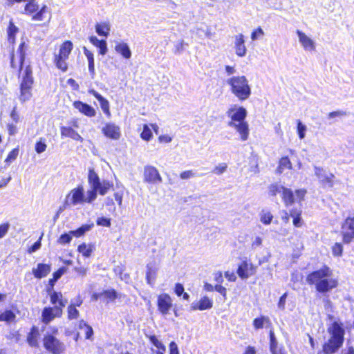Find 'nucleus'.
Segmentation results:
<instances>
[{
	"mask_svg": "<svg viewBox=\"0 0 354 354\" xmlns=\"http://www.w3.org/2000/svg\"><path fill=\"white\" fill-rule=\"evenodd\" d=\"M94 224L93 223L90 224H84L75 230H71V234H72L74 236L80 237L83 236L85 233L91 230Z\"/></svg>",
	"mask_w": 354,
	"mask_h": 354,
	"instance_id": "e433bc0d",
	"label": "nucleus"
},
{
	"mask_svg": "<svg viewBox=\"0 0 354 354\" xmlns=\"http://www.w3.org/2000/svg\"><path fill=\"white\" fill-rule=\"evenodd\" d=\"M213 306V301L207 296L201 298L198 301H194L191 304V309L192 310H205L212 308Z\"/></svg>",
	"mask_w": 354,
	"mask_h": 354,
	"instance_id": "412c9836",
	"label": "nucleus"
},
{
	"mask_svg": "<svg viewBox=\"0 0 354 354\" xmlns=\"http://www.w3.org/2000/svg\"><path fill=\"white\" fill-rule=\"evenodd\" d=\"M68 318L69 319H77L80 315L77 307L74 304H70L67 308Z\"/></svg>",
	"mask_w": 354,
	"mask_h": 354,
	"instance_id": "de8ad7c7",
	"label": "nucleus"
},
{
	"mask_svg": "<svg viewBox=\"0 0 354 354\" xmlns=\"http://www.w3.org/2000/svg\"><path fill=\"white\" fill-rule=\"evenodd\" d=\"M259 217L260 221L266 225H270L273 219L272 214L270 211L265 209L260 212Z\"/></svg>",
	"mask_w": 354,
	"mask_h": 354,
	"instance_id": "a19ab883",
	"label": "nucleus"
},
{
	"mask_svg": "<svg viewBox=\"0 0 354 354\" xmlns=\"http://www.w3.org/2000/svg\"><path fill=\"white\" fill-rule=\"evenodd\" d=\"M314 170L315 176L324 187H332L333 186V174L328 173L323 168L316 166L314 167Z\"/></svg>",
	"mask_w": 354,
	"mask_h": 354,
	"instance_id": "4468645a",
	"label": "nucleus"
},
{
	"mask_svg": "<svg viewBox=\"0 0 354 354\" xmlns=\"http://www.w3.org/2000/svg\"><path fill=\"white\" fill-rule=\"evenodd\" d=\"M144 181L149 183L157 184L162 182V177L158 169L151 165H147L144 167Z\"/></svg>",
	"mask_w": 354,
	"mask_h": 354,
	"instance_id": "9d476101",
	"label": "nucleus"
},
{
	"mask_svg": "<svg viewBox=\"0 0 354 354\" xmlns=\"http://www.w3.org/2000/svg\"><path fill=\"white\" fill-rule=\"evenodd\" d=\"M297 132L300 140H303L306 137V133L307 131V127L303 124L301 120L297 121Z\"/></svg>",
	"mask_w": 354,
	"mask_h": 354,
	"instance_id": "a18cd8bd",
	"label": "nucleus"
},
{
	"mask_svg": "<svg viewBox=\"0 0 354 354\" xmlns=\"http://www.w3.org/2000/svg\"><path fill=\"white\" fill-rule=\"evenodd\" d=\"M88 93L93 95L99 101L102 111L108 118H110L111 111L109 101L94 89L88 90Z\"/></svg>",
	"mask_w": 354,
	"mask_h": 354,
	"instance_id": "4be33fe9",
	"label": "nucleus"
},
{
	"mask_svg": "<svg viewBox=\"0 0 354 354\" xmlns=\"http://www.w3.org/2000/svg\"><path fill=\"white\" fill-rule=\"evenodd\" d=\"M19 154V149L15 148L12 149L8 155L5 160V162L7 165H10L12 162H13L17 158Z\"/></svg>",
	"mask_w": 354,
	"mask_h": 354,
	"instance_id": "603ef678",
	"label": "nucleus"
},
{
	"mask_svg": "<svg viewBox=\"0 0 354 354\" xmlns=\"http://www.w3.org/2000/svg\"><path fill=\"white\" fill-rule=\"evenodd\" d=\"M281 196L286 206H289L294 203V196L290 189L284 187Z\"/></svg>",
	"mask_w": 354,
	"mask_h": 354,
	"instance_id": "4c0bfd02",
	"label": "nucleus"
},
{
	"mask_svg": "<svg viewBox=\"0 0 354 354\" xmlns=\"http://www.w3.org/2000/svg\"><path fill=\"white\" fill-rule=\"evenodd\" d=\"M50 302L54 305L53 307H61V309L66 306L67 300L63 298L61 292H53L50 294Z\"/></svg>",
	"mask_w": 354,
	"mask_h": 354,
	"instance_id": "c85d7f7f",
	"label": "nucleus"
},
{
	"mask_svg": "<svg viewBox=\"0 0 354 354\" xmlns=\"http://www.w3.org/2000/svg\"><path fill=\"white\" fill-rule=\"evenodd\" d=\"M60 133L62 138H71L74 140L79 141L80 142H83L82 137L75 130L70 127H62Z\"/></svg>",
	"mask_w": 354,
	"mask_h": 354,
	"instance_id": "5701e85b",
	"label": "nucleus"
},
{
	"mask_svg": "<svg viewBox=\"0 0 354 354\" xmlns=\"http://www.w3.org/2000/svg\"><path fill=\"white\" fill-rule=\"evenodd\" d=\"M97 225L100 226L109 227L111 225V221L109 218L100 217L97 219Z\"/></svg>",
	"mask_w": 354,
	"mask_h": 354,
	"instance_id": "0e129e2a",
	"label": "nucleus"
},
{
	"mask_svg": "<svg viewBox=\"0 0 354 354\" xmlns=\"http://www.w3.org/2000/svg\"><path fill=\"white\" fill-rule=\"evenodd\" d=\"M306 280L309 284L315 285L319 292H328L336 288L338 283L330 269L326 266L309 274Z\"/></svg>",
	"mask_w": 354,
	"mask_h": 354,
	"instance_id": "f257e3e1",
	"label": "nucleus"
},
{
	"mask_svg": "<svg viewBox=\"0 0 354 354\" xmlns=\"http://www.w3.org/2000/svg\"><path fill=\"white\" fill-rule=\"evenodd\" d=\"M104 136L112 140H119L121 136L120 128L113 122H106L102 128Z\"/></svg>",
	"mask_w": 354,
	"mask_h": 354,
	"instance_id": "ddd939ff",
	"label": "nucleus"
},
{
	"mask_svg": "<svg viewBox=\"0 0 354 354\" xmlns=\"http://www.w3.org/2000/svg\"><path fill=\"white\" fill-rule=\"evenodd\" d=\"M104 205L108 207L109 212H114L115 211L114 201L111 197H106L104 199Z\"/></svg>",
	"mask_w": 354,
	"mask_h": 354,
	"instance_id": "052dcab7",
	"label": "nucleus"
},
{
	"mask_svg": "<svg viewBox=\"0 0 354 354\" xmlns=\"http://www.w3.org/2000/svg\"><path fill=\"white\" fill-rule=\"evenodd\" d=\"M264 35V32L263 29L260 27L255 29L251 34V39L253 41H255Z\"/></svg>",
	"mask_w": 354,
	"mask_h": 354,
	"instance_id": "13d9d810",
	"label": "nucleus"
},
{
	"mask_svg": "<svg viewBox=\"0 0 354 354\" xmlns=\"http://www.w3.org/2000/svg\"><path fill=\"white\" fill-rule=\"evenodd\" d=\"M230 91L240 101L248 100L251 95V88L244 75L233 76L226 81Z\"/></svg>",
	"mask_w": 354,
	"mask_h": 354,
	"instance_id": "7ed1b4c3",
	"label": "nucleus"
},
{
	"mask_svg": "<svg viewBox=\"0 0 354 354\" xmlns=\"http://www.w3.org/2000/svg\"><path fill=\"white\" fill-rule=\"evenodd\" d=\"M257 349L255 346L248 345L245 348V350L243 353V354H257Z\"/></svg>",
	"mask_w": 354,
	"mask_h": 354,
	"instance_id": "774afa93",
	"label": "nucleus"
},
{
	"mask_svg": "<svg viewBox=\"0 0 354 354\" xmlns=\"http://www.w3.org/2000/svg\"><path fill=\"white\" fill-rule=\"evenodd\" d=\"M152 136L153 134L149 127L147 124H145L143 126V130L140 134L141 138L145 141H149L151 139Z\"/></svg>",
	"mask_w": 354,
	"mask_h": 354,
	"instance_id": "09e8293b",
	"label": "nucleus"
},
{
	"mask_svg": "<svg viewBox=\"0 0 354 354\" xmlns=\"http://www.w3.org/2000/svg\"><path fill=\"white\" fill-rule=\"evenodd\" d=\"M263 239L260 236H255L251 243V248L252 249H256L257 248H259L262 245Z\"/></svg>",
	"mask_w": 354,
	"mask_h": 354,
	"instance_id": "e2e57ef3",
	"label": "nucleus"
},
{
	"mask_svg": "<svg viewBox=\"0 0 354 354\" xmlns=\"http://www.w3.org/2000/svg\"><path fill=\"white\" fill-rule=\"evenodd\" d=\"M150 342L156 347V349H152L156 354H165L166 351V347L162 342L158 339L156 335L149 336Z\"/></svg>",
	"mask_w": 354,
	"mask_h": 354,
	"instance_id": "7c9ffc66",
	"label": "nucleus"
},
{
	"mask_svg": "<svg viewBox=\"0 0 354 354\" xmlns=\"http://www.w3.org/2000/svg\"><path fill=\"white\" fill-rule=\"evenodd\" d=\"M50 19L51 14L50 9L46 5L43 6L40 9H39L38 11H37V12L32 17V19L33 21H39L47 19V21L49 22Z\"/></svg>",
	"mask_w": 354,
	"mask_h": 354,
	"instance_id": "b1692460",
	"label": "nucleus"
},
{
	"mask_svg": "<svg viewBox=\"0 0 354 354\" xmlns=\"http://www.w3.org/2000/svg\"><path fill=\"white\" fill-rule=\"evenodd\" d=\"M271 324L270 320L268 317L261 316L253 320V326L256 330L263 328L264 326H268Z\"/></svg>",
	"mask_w": 354,
	"mask_h": 354,
	"instance_id": "72a5a7b5",
	"label": "nucleus"
},
{
	"mask_svg": "<svg viewBox=\"0 0 354 354\" xmlns=\"http://www.w3.org/2000/svg\"><path fill=\"white\" fill-rule=\"evenodd\" d=\"M32 97V87L20 86L19 100L21 102L28 101Z\"/></svg>",
	"mask_w": 354,
	"mask_h": 354,
	"instance_id": "58836bf2",
	"label": "nucleus"
},
{
	"mask_svg": "<svg viewBox=\"0 0 354 354\" xmlns=\"http://www.w3.org/2000/svg\"><path fill=\"white\" fill-rule=\"evenodd\" d=\"M328 332L330 337L328 342L324 344L323 351L325 354L334 353L343 344L344 330L341 323L334 322L328 327Z\"/></svg>",
	"mask_w": 354,
	"mask_h": 354,
	"instance_id": "f03ea898",
	"label": "nucleus"
},
{
	"mask_svg": "<svg viewBox=\"0 0 354 354\" xmlns=\"http://www.w3.org/2000/svg\"><path fill=\"white\" fill-rule=\"evenodd\" d=\"M343 247L340 243H336L332 247V253L335 257H340L342 254Z\"/></svg>",
	"mask_w": 354,
	"mask_h": 354,
	"instance_id": "4d7b16f0",
	"label": "nucleus"
},
{
	"mask_svg": "<svg viewBox=\"0 0 354 354\" xmlns=\"http://www.w3.org/2000/svg\"><path fill=\"white\" fill-rule=\"evenodd\" d=\"M272 354H287L284 348L281 346H277L275 348L270 349Z\"/></svg>",
	"mask_w": 354,
	"mask_h": 354,
	"instance_id": "338daca9",
	"label": "nucleus"
},
{
	"mask_svg": "<svg viewBox=\"0 0 354 354\" xmlns=\"http://www.w3.org/2000/svg\"><path fill=\"white\" fill-rule=\"evenodd\" d=\"M279 346L277 338L272 330H270V349Z\"/></svg>",
	"mask_w": 354,
	"mask_h": 354,
	"instance_id": "680f3d73",
	"label": "nucleus"
},
{
	"mask_svg": "<svg viewBox=\"0 0 354 354\" xmlns=\"http://www.w3.org/2000/svg\"><path fill=\"white\" fill-rule=\"evenodd\" d=\"M292 168L291 161L287 156H284L279 160L277 171L279 174H282L285 169H291Z\"/></svg>",
	"mask_w": 354,
	"mask_h": 354,
	"instance_id": "f704fd0d",
	"label": "nucleus"
},
{
	"mask_svg": "<svg viewBox=\"0 0 354 354\" xmlns=\"http://www.w3.org/2000/svg\"><path fill=\"white\" fill-rule=\"evenodd\" d=\"M113 186V184L109 180H100L95 187L92 189H88L89 192H93L95 194V200L97 198V193L100 195H105L109 190L111 189Z\"/></svg>",
	"mask_w": 354,
	"mask_h": 354,
	"instance_id": "aec40b11",
	"label": "nucleus"
},
{
	"mask_svg": "<svg viewBox=\"0 0 354 354\" xmlns=\"http://www.w3.org/2000/svg\"><path fill=\"white\" fill-rule=\"evenodd\" d=\"M101 295L108 301H114L116 299H120L122 297V295L118 293L113 289L104 290L101 293Z\"/></svg>",
	"mask_w": 354,
	"mask_h": 354,
	"instance_id": "ea45409f",
	"label": "nucleus"
},
{
	"mask_svg": "<svg viewBox=\"0 0 354 354\" xmlns=\"http://www.w3.org/2000/svg\"><path fill=\"white\" fill-rule=\"evenodd\" d=\"M33 83L34 79L32 77V68L29 65H28L26 66L25 70L22 73L20 86L32 88Z\"/></svg>",
	"mask_w": 354,
	"mask_h": 354,
	"instance_id": "393cba45",
	"label": "nucleus"
},
{
	"mask_svg": "<svg viewBox=\"0 0 354 354\" xmlns=\"http://www.w3.org/2000/svg\"><path fill=\"white\" fill-rule=\"evenodd\" d=\"M94 250L95 246L91 243H83L79 245L77 247L78 252H80L85 258L91 257Z\"/></svg>",
	"mask_w": 354,
	"mask_h": 354,
	"instance_id": "2f4dec72",
	"label": "nucleus"
},
{
	"mask_svg": "<svg viewBox=\"0 0 354 354\" xmlns=\"http://www.w3.org/2000/svg\"><path fill=\"white\" fill-rule=\"evenodd\" d=\"M73 106L80 113L84 114L87 117L92 118L94 117L96 114V111L93 107L81 101H75L73 103Z\"/></svg>",
	"mask_w": 354,
	"mask_h": 354,
	"instance_id": "a211bd4d",
	"label": "nucleus"
},
{
	"mask_svg": "<svg viewBox=\"0 0 354 354\" xmlns=\"http://www.w3.org/2000/svg\"><path fill=\"white\" fill-rule=\"evenodd\" d=\"M18 32V28L15 26V24L12 22H10L8 28V41L10 43H14L15 39V35Z\"/></svg>",
	"mask_w": 354,
	"mask_h": 354,
	"instance_id": "49530a36",
	"label": "nucleus"
},
{
	"mask_svg": "<svg viewBox=\"0 0 354 354\" xmlns=\"http://www.w3.org/2000/svg\"><path fill=\"white\" fill-rule=\"evenodd\" d=\"M90 42L99 48V53L102 55H104L107 53V44L105 40H100L95 36H91L89 38Z\"/></svg>",
	"mask_w": 354,
	"mask_h": 354,
	"instance_id": "c756f323",
	"label": "nucleus"
},
{
	"mask_svg": "<svg viewBox=\"0 0 354 354\" xmlns=\"http://www.w3.org/2000/svg\"><path fill=\"white\" fill-rule=\"evenodd\" d=\"M73 235L71 234V231L68 233H65L62 234L57 240V242L59 244H66L69 243L72 240V236Z\"/></svg>",
	"mask_w": 354,
	"mask_h": 354,
	"instance_id": "864d4df0",
	"label": "nucleus"
},
{
	"mask_svg": "<svg viewBox=\"0 0 354 354\" xmlns=\"http://www.w3.org/2000/svg\"><path fill=\"white\" fill-rule=\"evenodd\" d=\"M257 267L250 261L244 259L239 265L237 269V274L242 279H247L254 275L256 272Z\"/></svg>",
	"mask_w": 354,
	"mask_h": 354,
	"instance_id": "1a4fd4ad",
	"label": "nucleus"
},
{
	"mask_svg": "<svg viewBox=\"0 0 354 354\" xmlns=\"http://www.w3.org/2000/svg\"><path fill=\"white\" fill-rule=\"evenodd\" d=\"M343 241L349 243L354 238V216H348L342 224Z\"/></svg>",
	"mask_w": 354,
	"mask_h": 354,
	"instance_id": "9b49d317",
	"label": "nucleus"
},
{
	"mask_svg": "<svg viewBox=\"0 0 354 354\" xmlns=\"http://www.w3.org/2000/svg\"><path fill=\"white\" fill-rule=\"evenodd\" d=\"M247 110L238 104H232L226 111V115L229 118L227 124L245 121L247 117Z\"/></svg>",
	"mask_w": 354,
	"mask_h": 354,
	"instance_id": "0eeeda50",
	"label": "nucleus"
},
{
	"mask_svg": "<svg viewBox=\"0 0 354 354\" xmlns=\"http://www.w3.org/2000/svg\"><path fill=\"white\" fill-rule=\"evenodd\" d=\"M50 266L44 263H38L36 268L32 269V274L35 277L41 279L46 277L50 272Z\"/></svg>",
	"mask_w": 354,
	"mask_h": 354,
	"instance_id": "a878e982",
	"label": "nucleus"
},
{
	"mask_svg": "<svg viewBox=\"0 0 354 354\" xmlns=\"http://www.w3.org/2000/svg\"><path fill=\"white\" fill-rule=\"evenodd\" d=\"M26 48L25 43L23 42L20 44L17 51L12 54L10 65L12 68L19 71L22 69V66L24 62Z\"/></svg>",
	"mask_w": 354,
	"mask_h": 354,
	"instance_id": "6e6552de",
	"label": "nucleus"
},
{
	"mask_svg": "<svg viewBox=\"0 0 354 354\" xmlns=\"http://www.w3.org/2000/svg\"><path fill=\"white\" fill-rule=\"evenodd\" d=\"M296 33L300 44L306 51L312 52L315 50L316 44L313 39L299 30H297Z\"/></svg>",
	"mask_w": 354,
	"mask_h": 354,
	"instance_id": "dca6fc26",
	"label": "nucleus"
},
{
	"mask_svg": "<svg viewBox=\"0 0 354 354\" xmlns=\"http://www.w3.org/2000/svg\"><path fill=\"white\" fill-rule=\"evenodd\" d=\"M15 315L12 310H6L5 312L0 313V321L12 322L15 319Z\"/></svg>",
	"mask_w": 354,
	"mask_h": 354,
	"instance_id": "c03bdc74",
	"label": "nucleus"
},
{
	"mask_svg": "<svg viewBox=\"0 0 354 354\" xmlns=\"http://www.w3.org/2000/svg\"><path fill=\"white\" fill-rule=\"evenodd\" d=\"M172 307V300L167 294H162L158 297V308L163 315H166Z\"/></svg>",
	"mask_w": 354,
	"mask_h": 354,
	"instance_id": "f3484780",
	"label": "nucleus"
},
{
	"mask_svg": "<svg viewBox=\"0 0 354 354\" xmlns=\"http://www.w3.org/2000/svg\"><path fill=\"white\" fill-rule=\"evenodd\" d=\"M227 168L226 163H220L214 168L212 172L216 175H221L227 170Z\"/></svg>",
	"mask_w": 354,
	"mask_h": 354,
	"instance_id": "5fc2aeb1",
	"label": "nucleus"
},
{
	"mask_svg": "<svg viewBox=\"0 0 354 354\" xmlns=\"http://www.w3.org/2000/svg\"><path fill=\"white\" fill-rule=\"evenodd\" d=\"M38 330L36 328L33 327L31 329V331L29 333L27 337L28 343L30 346L36 347L38 346Z\"/></svg>",
	"mask_w": 354,
	"mask_h": 354,
	"instance_id": "c9c22d12",
	"label": "nucleus"
},
{
	"mask_svg": "<svg viewBox=\"0 0 354 354\" xmlns=\"http://www.w3.org/2000/svg\"><path fill=\"white\" fill-rule=\"evenodd\" d=\"M284 187L278 184H273L269 187V194L272 196H276L277 194H281Z\"/></svg>",
	"mask_w": 354,
	"mask_h": 354,
	"instance_id": "3c124183",
	"label": "nucleus"
},
{
	"mask_svg": "<svg viewBox=\"0 0 354 354\" xmlns=\"http://www.w3.org/2000/svg\"><path fill=\"white\" fill-rule=\"evenodd\" d=\"M46 149V145L44 140L41 138L35 145V151L37 153H41Z\"/></svg>",
	"mask_w": 354,
	"mask_h": 354,
	"instance_id": "bf43d9fd",
	"label": "nucleus"
},
{
	"mask_svg": "<svg viewBox=\"0 0 354 354\" xmlns=\"http://www.w3.org/2000/svg\"><path fill=\"white\" fill-rule=\"evenodd\" d=\"M100 181L98 176L93 171H90L88 174V183L91 189L95 187Z\"/></svg>",
	"mask_w": 354,
	"mask_h": 354,
	"instance_id": "8fccbe9b",
	"label": "nucleus"
},
{
	"mask_svg": "<svg viewBox=\"0 0 354 354\" xmlns=\"http://www.w3.org/2000/svg\"><path fill=\"white\" fill-rule=\"evenodd\" d=\"M234 50L237 56L243 57L245 56L247 48L245 45L244 35L238 34L234 37Z\"/></svg>",
	"mask_w": 354,
	"mask_h": 354,
	"instance_id": "6ab92c4d",
	"label": "nucleus"
},
{
	"mask_svg": "<svg viewBox=\"0 0 354 354\" xmlns=\"http://www.w3.org/2000/svg\"><path fill=\"white\" fill-rule=\"evenodd\" d=\"M73 48V45L72 42L66 41L60 46L58 54L55 55V64L56 66L64 72L66 71L68 68L66 60Z\"/></svg>",
	"mask_w": 354,
	"mask_h": 354,
	"instance_id": "39448f33",
	"label": "nucleus"
},
{
	"mask_svg": "<svg viewBox=\"0 0 354 354\" xmlns=\"http://www.w3.org/2000/svg\"><path fill=\"white\" fill-rule=\"evenodd\" d=\"M79 328L84 330L85 337L88 339H91L93 335V330L91 326H88L84 320L79 322Z\"/></svg>",
	"mask_w": 354,
	"mask_h": 354,
	"instance_id": "79ce46f5",
	"label": "nucleus"
},
{
	"mask_svg": "<svg viewBox=\"0 0 354 354\" xmlns=\"http://www.w3.org/2000/svg\"><path fill=\"white\" fill-rule=\"evenodd\" d=\"M63 310L61 307H46L41 313V320L45 324H49L56 317L62 315Z\"/></svg>",
	"mask_w": 354,
	"mask_h": 354,
	"instance_id": "f8f14e48",
	"label": "nucleus"
},
{
	"mask_svg": "<svg viewBox=\"0 0 354 354\" xmlns=\"http://www.w3.org/2000/svg\"><path fill=\"white\" fill-rule=\"evenodd\" d=\"M44 348L52 354H60L65 351V345L53 334L46 333L43 339Z\"/></svg>",
	"mask_w": 354,
	"mask_h": 354,
	"instance_id": "423d86ee",
	"label": "nucleus"
},
{
	"mask_svg": "<svg viewBox=\"0 0 354 354\" xmlns=\"http://www.w3.org/2000/svg\"><path fill=\"white\" fill-rule=\"evenodd\" d=\"M95 201V194L88 190L85 194L82 186L80 185L73 189L66 196V205H77L84 203H91Z\"/></svg>",
	"mask_w": 354,
	"mask_h": 354,
	"instance_id": "20e7f679",
	"label": "nucleus"
},
{
	"mask_svg": "<svg viewBox=\"0 0 354 354\" xmlns=\"http://www.w3.org/2000/svg\"><path fill=\"white\" fill-rule=\"evenodd\" d=\"M306 194V190L305 189H297L295 192V198L297 201H301L304 199L305 195Z\"/></svg>",
	"mask_w": 354,
	"mask_h": 354,
	"instance_id": "69168bd1",
	"label": "nucleus"
},
{
	"mask_svg": "<svg viewBox=\"0 0 354 354\" xmlns=\"http://www.w3.org/2000/svg\"><path fill=\"white\" fill-rule=\"evenodd\" d=\"M39 6L33 1H30L25 6V13L29 15H33L38 11Z\"/></svg>",
	"mask_w": 354,
	"mask_h": 354,
	"instance_id": "37998d69",
	"label": "nucleus"
},
{
	"mask_svg": "<svg viewBox=\"0 0 354 354\" xmlns=\"http://www.w3.org/2000/svg\"><path fill=\"white\" fill-rule=\"evenodd\" d=\"M84 53L88 59V71L92 78L95 77V64H94V55L93 53L88 50L86 48H84Z\"/></svg>",
	"mask_w": 354,
	"mask_h": 354,
	"instance_id": "473e14b6",
	"label": "nucleus"
},
{
	"mask_svg": "<svg viewBox=\"0 0 354 354\" xmlns=\"http://www.w3.org/2000/svg\"><path fill=\"white\" fill-rule=\"evenodd\" d=\"M111 24L108 21H100L97 23L95 26V32L100 36L107 37L111 31Z\"/></svg>",
	"mask_w": 354,
	"mask_h": 354,
	"instance_id": "bb28decb",
	"label": "nucleus"
},
{
	"mask_svg": "<svg viewBox=\"0 0 354 354\" xmlns=\"http://www.w3.org/2000/svg\"><path fill=\"white\" fill-rule=\"evenodd\" d=\"M115 50L121 55L124 59H129L131 57V51L129 45L123 41H119L115 44Z\"/></svg>",
	"mask_w": 354,
	"mask_h": 354,
	"instance_id": "cd10ccee",
	"label": "nucleus"
},
{
	"mask_svg": "<svg viewBox=\"0 0 354 354\" xmlns=\"http://www.w3.org/2000/svg\"><path fill=\"white\" fill-rule=\"evenodd\" d=\"M228 127L234 129L239 134L241 141H245L248 139L250 134L249 125L246 120L238 122L227 124Z\"/></svg>",
	"mask_w": 354,
	"mask_h": 354,
	"instance_id": "2eb2a0df",
	"label": "nucleus"
},
{
	"mask_svg": "<svg viewBox=\"0 0 354 354\" xmlns=\"http://www.w3.org/2000/svg\"><path fill=\"white\" fill-rule=\"evenodd\" d=\"M196 176V173L192 170L184 171L180 174V178L182 180H187V179L193 178Z\"/></svg>",
	"mask_w": 354,
	"mask_h": 354,
	"instance_id": "6e6d98bb",
	"label": "nucleus"
}]
</instances>
